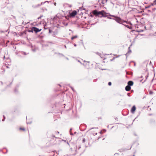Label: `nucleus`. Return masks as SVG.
Instances as JSON below:
<instances>
[{
  "label": "nucleus",
  "mask_w": 156,
  "mask_h": 156,
  "mask_svg": "<svg viewBox=\"0 0 156 156\" xmlns=\"http://www.w3.org/2000/svg\"><path fill=\"white\" fill-rule=\"evenodd\" d=\"M92 13L94 15H95L96 16H98L100 17L106 16V13L104 10L98 12L96 10H95L92 12Z\"/></svg>",
  "instance_id": "1"
},
{
  "label": "nucleus",
  "mask_w": 156,
  "mask_h": 156,
  "mask_svg": "<svg viewBox=\"0 0 156 156\" xmlns=\"http://www.w3.org/2000/svg\"><path fill=\"white\" fill-rule=\"evenodd\" d=\"M115 20L118 23H122L124 22H126V21L122 20L120 18L118 17H115Z\"/></svg>",
  "instance_id": "2"
},
{
  "label": "nucleus",
  "mask_w": 156,
  "mask_h": 156,
  "mask_svg": "<svg viewBox=\"0 0 156 156\" xmlns=\"http://www.w3.org/2000/svg\"><path fill=\"white\" fill-rule=\"evenodd\" d=\"M77 12L76 10H74L72 12H69V16L70 17H74L77 14Z\"/></svg>",
  "instance_id": "3"
},
{
  "label": "nucleus",
  "mask_w": 156,
  "mask_h": 156,
  "mask_svg": "<svg viewBox=\"0 0 156 156\" xmlns=\"http://www.w3.org/2000/svg\"><path fill=\"white\" fill-rule=\"evenodd\" d=\"M32 30L34 31L36 33H37L41 31V29H39L35 27H33Z\"/></svg>",
  "instance_id": "4"
},
{
  "label": "nucleus",
  "mask_w": 156,
  "mask_h": 156,
  "mask_svg": "<svg viewBox=\"0 0 156 156\" xmlns=\"http://www.w3.org/2000/svg\"><path fill=\"white\" fill-rule=\"evenodd\" d=\"M136 108L135 105L133 106L131 110V112L132 113H134L136 110Z\"/></svg>",
  "instance_id": "5"
},
{
  "label": "nucleus",
  "mask_w": 156,
  "mask_h": 156,
  "mask_svg": "<svg viewBox=\"0 0 156 156\" xmlns=\"http://www.w3.org/2000/svg\"><path fill=\"white\" fill-rule=\"evenodd\" d=\"M133 81H129L128 83V85L129 86H132L133 85Z\"/></svg>",
  "instance_id": "6"
},
{
  "label": "nucleus",
  "mask_w": 156,
  "mask_h": 156,
  "mask_svg": "<svg viewBox=\"0 0 156 156\" xmlns=\"http://www.w3.org/2000/svg\"><path fill=\"white\" fill-rule=\"evenodd\" d=\"M131 89V87L127 85L125 87V90L127 91H129Z\"/></svg>",
  "instance_id": "7"
},
{
  "label": "nucleus",
  "mask_w": 156,
  "mask_h": 156,
  "mask_svg": "<svg viewBox=\"0 0 156 156\" xmlns=\"http://www.w3.org/2000/svg\"><path fill=\"white\" fill-rule=\"evenodd\" d=\"M156 5V0H155L153 2V3H151V5L150 6H148V7H150V6H153V5Z\"/></svg>",
  "instance_id": "8"
},
{
  "label": "nucleus",
  "mask_w": 156,
  "mask_h": 156,
  "mask_svg": "<svg viewBox=\"0 0 156 156\" xmlns=\"http://www.w3.org/2000/svg\"><path fill=\"white\" fill-rule=\"evenodd\" d=\"M77 37L78 36L77 35L71 37V39L73 40L74 39L77 38Z\"/></svg>",
  "instance_id": "9"
},
{
  "label": "nucleus",
  "mask_w": 156,
  "mask_h": 156,
  "mask_svg": "<svg viewBox=\"0 0 156 156\" xmlns=\"http://www.w3.org/2000/svg\"><path fill=\"white\" fill-rule=\"evenodd\" d=\"M149 94H153V92L151 91H149Z\"/></svg>",
  "instance_id": "10"
},
{
  "label": "nucleus",
  "mask_w": 156,
  "mask_h": 156,
  "mask_svg": "<svg viewBox=\"0 0 156 156\" xmlns=\"http://www.w3.org/2000/svg\"><path fill=\"white\" fill-rule=\"evenodd\" d=\"M43 16V15H41L40 17H38V18H37V19H41V18Z\"/></svg>",
  "instance_id": "11"
},
{
  "label": "nucleus",
  "mask_w": 156,
  "mask_h": 156,
  "mask_svg": "<svg viewBox=\"0 0 156 156\" xmlns=\"http://www.w3.org/2000/svg\"><path fill=\"white\" fill-rule=\"evenodd\" d=\"M20 130H23V131H24L25 130V129L23 128H20Z\"/></svg>",
  "instance_id": "12"
},
{
  "label": "nucleus",
  "mask_w": 156,
  "mask_h": 156,
  "mask_svg": "<svg viewBox=\"0 0 156 156\" xmlns=\"http://www.w3.org/2000/svg\"><path fill=\"white\" fill-rule=\"evenodd\" d=\"M112 84V83L111 82H108V85H109V86H111Z\"/></svg>",
  "instance_id": "13"
},
{
  "label": "nucleus",
  "mask_w": 156,
  "mask_h": 156,
  "mask_svg": "<svg viewBox=\"0 0 156 156\" xmlns=\"http://www.w3.org/2000/svg\"><path fill=\"white\" fill-rule=\"evenodd\" d=\"M83 142L84 143L85 141V139L84 138H83V140H82Z\"/></svg>",
  "instance_id": "14"
},
{
  "label": "nucleus",
  "mask_w": 156,
  "mask_h": 156,
  "mask_svg": "<svg viewBox=\"0 0 156 156\" xmlns=\"http://www.w3.org/2000/svg\"><path fill=\"white\" fill-rule=\"evenodd\" d=\"M71 130H72V129H70V134H71V135H73V134L72 133H71Z\"/></svg>",
  "instance_id": "15"
},
{
  "label": "nucleus",
  "mask_w": 156,
  "mask_h": 156,
  "mask_svg": "<svg viewBox=\"0 0 156 156\" xmlns=\"http://www.w3.org/2000/svg\"><path fill=\"white\" fill-rule=\"evenodd\" d=\"M3 117H4V119H2V121H4V120H5V116H4V115H3Z\"/></svg>",
  "instance_id": "16"
},
{
  "label": "nucleus",
  "mask_w": 156,
  "mask_h": 156,
  "mask_svg": "<svg viewBox=\"0 0 156 156\" xmlns=\"http://www.w3.org/2000/svg\"><path fill=\"white\" fill-rule=\"evenodd\" d=\"M81 148V147L80 146H78V150H79Z\"/></svg>",
  "instance_id": "17"
},
{
  "label": "nucleus",
  "mask_w": 156,
  "mask_h": 156,
  "mask_svg": "<svg viewBox=\"0 0 156 156\" xmlns=\"http://www.w3.org/2000/svg\"><path fill=\"white\" fill-rule=\"evenodd\" d=\"M71 87L72 89L74 91V90H73V88Z\"/></svg>",
  "instance_id": "18"
},
{
  "label": "nucleus",
  "mask_w": 156,
  "mask_h": 156,
  "mask_svg": "<svg viewBox=\"0 0 156 156\" xmlns=\"http://www.w3.org/2000/svg\"><path fill=\"white\" fill-rule=\"evenodd\" d=\"M87 64H89V62H87Z\"/></svg>",
  "instance_id": "19"
},
{
  "label": "nucleus",
  "mask_w": 156,
  "mask_h": 156,
  "mask_svg": "<svg viewBox=\"0 0 156 156\" xmlns=\"http://www.w3.org/2000/svg\"><path fill=\"white\" fill-rule=\"evenodd\" d=\"M102 69V70H104V69Z\"/></svg>",
  "instance_id": "20"
},
{
  "label": "nucleus",
  "mask_w": 156,
  "mask_h": 156,
  "mask_svg": "<svg viewBox=\"0 0 156 156\" xmlns=\"http://www.w3.org/2000/svg\"><path fill=\"white\" fill-rule=\"evenodd\" d=\"M1 83H2V84H3V83H2V82H1Z\"/></svg>",
  "instance_id": "21"
},
{
  "label": "nucleus",
  "mask_w": 156,
  "mask_h": 156,
  "mask_svg": "<svg viewBox=\"0 0 156 156\" xmlns=\"http://www.w3.org/2000/svg\"><path fill=\"white\" fill-rule=\"evenodd\" d=\"M49 31L50 32H51V31H50V30H49Z\"/></svg>",
  "instance_id": "22"
},
{
  "label": "nucleus",
  "mask_w": 156,
  "mask_h": 156,
  "mask_svg": "<svg viewBox=\"0 0 156 156\" xmlns=\"http://www.w3.org/2000/svg\"><path fill=\"white\" fill-rule=\"evenodd\" d=\"M105 59H106V58H105V59L104 58V60H105Z\"/></svg>",
  "instance_id": "23"
},
{
  "label": "nucleus",
  "mask_w": 156,
  "mask_h": 156,
  "mask_svg": "<svg viewBox=\"0 0 156 156\" xmlns=\"http://www.w3.org/2000/svg\"><path fill=\"white\" fill-rule=\"evenodd\" d=\"M93 128H92L91 129H93Z\"/></svg>",
  "instance_id": "24"
},
{
  "label": "nucleus",
  "mask_w": 156,
  "mask_h": 156,
  "mask_svg": "<svg viewBox=\"0 0 156 156\" xmlns=\"http://www.w3.org/2000/svg\"><path fill=\"white\" fill-rule=\"evenodd\" d=\"M27 124H28V123H28V122H27Z\"/></svg>",
  "instance_id": "25"
},
{
  "label": "nucleus",
  "mask_w": 156,
  "mask_h": 156,
  "mask_svg": "<svg viewBox=\"0 0 156 156\" xmlns=\"http://www.w3.org/2000/svg\"><path fill=\"white\" fill-rule=\"evenodd\" d=\"M133 156H134V155H133Z\"/></svg>",
  "instance_id": "26"
},
{
  "label": "nucleus",
  "mask_w": 156,
  "mask_h": 156,
  "mask_svg": "<svg viewBox=\"0 0 156 156\" xmlns=\"http://www.w3.org/2000/svg\"><path fill=\"white\" fill-rule=\"evenodd\" d=\"M108 0H106V1H107Z\"/></svg>",
  "instance_id": "27"
}]
</instances>
